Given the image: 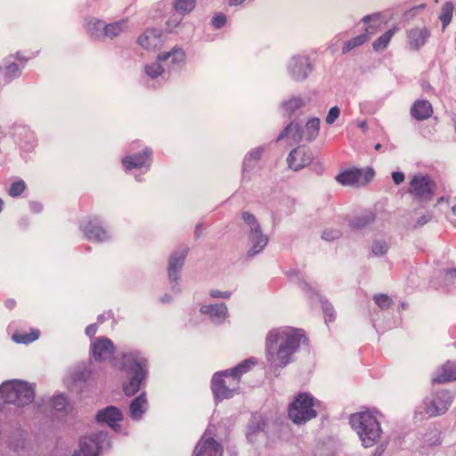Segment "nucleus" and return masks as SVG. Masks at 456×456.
<instances>
[{
	"label": "nucleus",
	"instance_id": "4",
	"mask_svg": "<svg viewBox=\"0 0 456 456\" xmlns=\"http://www.w3.org/2000/svg\"><path fill=\"white\" fill-rule=\"evenodd\" d=\"M0 393L7 403H12L19 407L31 403L35 397L34 388L26 382L13 380L0 386Z\"/></svg>",
	"mask_w": 456,
	"mask_h": 456
},
{
	"label": "nucleus",
	"instance_id": "46",
	"mask_svg": "<svg viewBox=\"0 0 456 456\" xmlns=\"http://www.w3.org/2000/svg\"><path fill=\"white\" fill-rule=\"evenodd\" d=\"M5 73L9 77H14L19 74V66L15 63H11L5 68Z\"/></svg>",
	"mask_w": 456,
	"mask_h": 456
},
{
	"label": "nucleus",
	"instance_id": "5",
	"mask_svg": "<svg viewBox=\"0 0 456 456\" xmlns=\"http://www.w3.org/2000/svg\"><path fill=\"white\" fill-rule=\"evenodd\" d=\"M289 418L297 424L305 423L316 417L314 398L307 393L298 394L288 409Z\"/></svg>",
	"mask_w": 456,
	"mask_h": 456
},
{
	"label": "nucleus",
	"instance_id": "14",
	"mask_svg": "<svg viewBox=\"0 0 456 456\" xmlns=\"http://www.w3.org/2000/svg\"><path fill=\"white\" fill-rule=\"evenodd\" d=\"M431 36L430 30L426 27H415L407 31V43L413 51L419 50L426 45Z\"/></svg>",
	"mask_w": 456,
	"mask_h": 456
},
{
	"label": "nucleus",
	"instance_id": "49",
	"mask_svg": "<svg viewBox=\"0 0 456 456\" xmlns=\"http://www.w3.org/2000/svg\"><path fill=\"white\" fill-rule=\"evenodd\" d=\"M97 330H98V326H97V324H95V323H94V324H90V325H88V326L86 328V334L88 337L93 338V337H94V335L96 334Z\"/></svg>",
	"mask_w": 456,
	"mask_h": 456
},
{
	"label": "nucleus",
	"instance_id": "15",
	"mask_svg": "<svg viewBox=\"0 0 456 456\" xmlns=\"http://www.w3.org/2000/svg\"><path fill=\"white\" fill-rule=\"evenodd\" d=\"M192 456H223V448L212 437L201 439L195 447Z\"/></svg>",
	"mask_w": 456,
	"mask_h": 456
},
{
	"label": "nucleus",
	"instance_id": "18",
	"mask_svg": "<svg viewBox=\"0 0 456 456\" xmlns=\"http://www.w3.org/2000/svg\"><path fill=\"white\" fill-rule=\"evenodd\" d=\"M454 380H456V363L452 362H447L442 365L432 379L434 384H443Z\"/></svg>",
	"mask_w": 456,
	"mask_h": 456
},
{
	"label": "nucleus",
	"instance_id": "44",
	"mask_svg": "<svg viewBox=\"0 0 456 456\" xmlns=\"http://www.w3.org/2000/svg\"><path fill=\"white\" fill-rule=\"evenodd\" d=\"M324 318L327 323L332 322L335 320V312L331 305H326L323 308Z\"/></svg>",
	"mask_w": 456,
	"mask_h": 456
},
{
	"label": "nucleus",
	"instance_id": "11",
	"mask_svg": "<svg viewBox=\"0 0 456 456\" xmlns=\"http://www.w3.org/2000/svg\"><path fill=\"white\" fill-rule=\"evenodd\" d=\"M126 28V21L120 20L109 25H104L102 20H91L87 24V29L92 37L99 38L102 35L113 38L118 36Z\"/></svg>",
	"mask_w": 456,
	"mask_h": 456
},
{
	"label": "nucleus",
	"instance_id": "51",
	"mask_svg": "<svg viewBox=\"0 0 456 456\" xmlns=\"http://www.w3.org/2000/svg\"><path fill=\"white\" fill-rule=\"evenodd\" d=\"M376 32H377V28H376L374 26L370 25V26H368V27L366 28L365 32H364L363 34H367V35H369V39H370V37H371L372 35H374Z\"/></svg>",
	"mask_w": 456,
	"mask_h": 456
},
{
	"label": "nucleus",
	"instance_id": "6",
	"mask_svg": "<svg viewBox=\"0 0 456 456\" xmlns=\"http://www.w3.org/2000/svg\"><path fill=\"white\" fill-rule=\"evenodd\" d=\"M143 364L133 354L124 356V367L127 372L133 374L129 383L124 386V392L126 395H133L140 389L142 381L145 378Z\"/></svg>",
	"mask_w": 456,
	"mask_h": 456
},
{
	"label": "nucleus",
	"instance_id": "3",
	"mask_svg": "<svg viewBox=\"0 0 456 456\" xmlns=\"http://www.w3.org/2000/svg\"><path fill=\"white\" fill-rule=\"evenodd\" d=\"M350 423L357 433L363 447H372L380 440L382 434L380 423L370 411L353 414L350 418Z\"/></svg>",
	"mask_w": 456,
	"mask_h": 456
},
{
	"label": "nucleus",
	"instance_id": "13",
	"mask_svg": "<svg viewBox=\"0 0 456 456\" xmlns=\"http://www.w3.org/2000/svg\"><path fill=\"white\" fill-rule=\"evenodd\" d=\"M115 351L112 341L105 337L98 338L92 344L93 357L97 362L110 360L113 357Z\"/></svg>",
	"mask_w": 456,
	"mask_h": 456
},
{
	"label": "nucleus",
	"instance_id": "47",
	"mask_svg": "<svg viewBox=\"0 0 456 456\" xmlns=\"http://www.w3.org/2000/svg\"><path fill=\"white\" fill-rule=\"evenodd\" d=\"M433 218V216L431 214H428L426 216H423L421 217H419L417 222H416V225L415 227L417 226H423L424 224H428V222H430Z\"/></svg>",
	"mask_w": 456,
	"mask_h": 456
},
{
	"label": "nucleus",
	"instance_id": "16",
	"mask_svg": "<svg viewBox=\"0 0 456 456\" xmlns=\"http://www.w3.org/2000/svg\"><path fill=\"white\" fill-rule=\"evenodd\" d=\"M188 248H183L179 253H174L168 263V277L174 282H177L179 279L178 273L183 268Z\"/></svg>",
	"mask_w": 456,
	"mask_h": 456
},
{
	"label": "nucleus",
	"instance_id": "8",
	"mask_svg": "<svg viewBox=\"0 0 456 456\" xmlns=\"http://www.w3.org/2000/svg\"><path fill=\"white\" fill-rule=\"evenodd\" d=\"M242 219L249 225L251 230L249 240L252 243V247L248 250V255L253 256L261 252L267 245L268 237L263 234L258 222L252 214L249 212H243Z\"/></svg>",
	"mask_w": 456,
	"mask_h": 456
},
{
	"label": "nucleus",
	"instance_id": "58",
	"mask_svg": "<svg viewBox=\"0 0 456 456\" xmlns=\"http://www.w3.org/2000/svg\"><path fill=\"white\" fill-rule=\"evenodd\" d=\"M380 148H381V144H380V143H377V144L375 145V150H376V151H379Z\"/></svg>",
	"mask_w": 456,
	"mask_h": 456
},
{
	"label": "nucleus",
	"instance_id": "54",
	"mask_svg": "<svg viewBox=\"0 0 456 456\" xmlns=\"http://www.w3.org/2000/svg\"><path fill=\"white\" fill-rule=\"evenodd\" d=\"M384 452L383 446H378L374 452V456H381Z\"/></svg>",
	"mask_w": 456,
	"mask_h": 456
},
{
	"label": "nucleus",
	"instance_id": "39",
	"mask_svg": "<svg viewBox=\"0 0 456 456\" xmlns=\"http://www.w3.org/2000/svg\"><path fill=\"white\" fill-rule=\"evenodd\" d=\"M144 70H145V73L150 77L156 78L163 73L164 69L159 62H156V63H152L150 65H146L144 68Z\"/></svg>",
	"mask_w": 456,
	"mask_h": 456
},
{
	"label": "nucleus",
	"instance_id": "30",
	"mask_svg": "<svg viewBox=\"0 0 456 456\" xmlns=\"http://www.w3.org/2000/svg\"><path fill=\"white\" fill-rule=\"evenodd\" d=\"M53 408L61 413L68 414L72 411L73 406L68 402V399L63 395H58L52 399Z\"/></svg>",
	"mask_w": 456,
	"mask_h": 456
},
{
	"label": "nucleus",
	"instance_id": "21",
	"mask_svg": "<svg viewBox=\"0 0 456 456\" xmlns=\"http://www.w3.org/2000/svg\"><path fill=\"white\" fill-rule=\"evenodd\" d=\"M203 314L209 315L210 319L215 322H223L227 315V307L225 304L205 305L200 309Z\"/></svg>",
	"mask_w": 456,
	"mask_h": 456
},
{
	"label": "nucleus",
	"instance_id": "63",
	"mask_svg": "<svg viewBox=\"0 0 456 456\" xmlns=\"http://www.w3.org/2000/svg\"><path fill=\"white\" fill-rule=\"evenodd\" d=\"M443 200H444L443 198H440V199L438 200V202H441Z\"/></svg>",
	"mask_w": 456,
	"mask_h": 456
},
{
	"label": "nucleus",
	"instance_id": "43",
	"mask_svg": "<svg viewBox=\"0 0 456 456\" xmlns=\"http://www.w3.org/2000/svg\"><path fill=\"white\" fill-rule=\"evenodd\" d=\"M339 113L340 110L338 106L330 108L325 119L326 123L330 125L333 124L335 120L338 118Z\"/></svg>",
	"mask_w": 456,
	"mask_h": 456
},
{
	"label": "nucleus",
	"instance_id": "42",
	"mask_svg": "<svg viewBox=\"0 0 456 456\" xmlns=\"http://www.w3.org/2000/svg\"><path fill=\"white\" fill-rule=\"evenodd\" d=\"M387 250V246L384 241H375L372 245V252L376 256H381Z\"/></svg>",
	"mask_w": 456,
	"mask_h": 456
},
{
	"label": "nucleus",
	"instance_id": "1",
	"mask_svg": "<svg viewBox=\"0 0 456 456\" xmlns=\"http://www.w3.org/2000/svg\"><path fill=\"white\" fill-rule=\"evenodd\" d=\"M305 341L302 330L285 327L269 331L265 340V354L271 368L277 370L292 362L295 353Z\"/></svg>",
	"mask_w": 456,
	"mask_h": 456
},
{
	"label": "nucleus",
	"instance_id": "19",
	"mask_svg": "<svg viewBox=\"0 0 456 456\" xmlns=\"http://www.w3.org/2000/svg\"><path fill=\"white\" fill-rule=\"evenodd\" d=\"M433 114V107L428 100H418L411 108V115L417 120H426Z\"/></svg>",
	"mask_w": 456,
	"mask_h": 456
},
{
	"label": "nucleus",
	"instance_id": "40",
	"mask_svg": "<svg viewBox=\"0 0 456 456\" xmlns=\"http://www.w3.org/2000/svg\"><path fill=\"white\" fill-rule=\"evenodd\" d=\"M375 303L381 308V309H387L392 305L393 300L391 297H389L386 294H379L374 296L373 297Z\"/></svg>",
	"mask_w": 456,
	"mask_h": 456
},
{
	"label": "nucleus",
	"instance_id": "23",
	"mask_svg": "<svg viewBox=\"0 0 456 456\" xmlns=\"http://www.w3.org/2000/svg\"><path fill=\"white\" fill-rule=\"evenodd\" d=\"M287 138L289 144L297 143L303 138L301 127L297 123L291 122L285 129L279 134L277 141Z\"/></svg>",
	"mask_w": 456,
	"mask_h": 456
},
{
	"label": "nucleus",
	"instance_id": "45",
	"mask_svg": "<svg viewBox=\"0 0 456 456\" xmlns=\"http://www.w3.org/2000/svg\"><path fill=\"white\" fill-rule=\"evenodd\" d=\"M226 22V17L224 14H217L212 20V24L216 28H222Z\"/></svg>",
	"mask_w": 456,
	"mask_h": 456
},
{
	"label": "nucleus",
	"instance_id": "25",
	"mask_svg": "<svg viewBox=\"0 0 456 456\" xmlns=\"http://www.w3.org/2000/svg\"><path fill=\"white\" fill-rule=\"evenodd\" d=\"M83 232L88 240L102 241L107 237L106 231L93 221H88L84 224Z\"/></svg>",
	"mask_w": 456,
	"mask_h": 456
},
{
	"label": "nucleus",
	"instance_id": "28",
	"mask_svg": "<svg viewBox=\"0 0 456 456\" xmlns=\"http://www.w3.org/2000/svg\"><path fill=\"white\" fill-rule=\"evenodd\" d=\"M146 403L147 401L144 394H141L132 401L130 404V414L134 419H141L144 412Z\"/></svg>",
	"mask_w": 456,
	"mask_h": 456
},
{
	"label": "nucleus",
	"instance_id": "41",
	"mask_svg": "<svg viewBox=\"0 0 456 456\" xmlns=\"http://www.w3.org/2000/svg\"><path fill=\"white\" fill-rule=\"evenodd\" d=\"M341 236L340 231L337 229H326L322 234V238L327 241H332Z\"/></svg>",
	"mask_w": 456,
	"mask_h": 456
},
{
	"label": "nucleus",
	"instance_id": "17",
	"mask_svg": "<svg viewBox=\"0 0 456 456\" xmlns=\"http://www.w3.org/2000/svg\"><path fill=\"white\" fill-rule=\"evenodd\" d=\"M151 151L146 150L141 153L127 156L122 159V164L126 170L133 168H141L149 166L151 162Z\"/></svg>",
	"mask_w": 456,
	"mask_h": 456
},
{
	"label": "nucleus",
	"instance_id": "50",
	"mask_svg": "<svg viewBox=\"0 0 456 456\" xmlns=\"http://www.w3.org/2000/svg\"><path fill=\"white\" fill-rule=\"evenodd\" d=\"M210 296L213 297L228 298L231 296V293L228 292V291L222 292V291H219V290H211L210 291Z\"/></svg>",
	"mask_w": 456,
	"mask_h": 456
},
{
	"label": "nucleus",
	"instance_id": "48",
	"mask_svg": "<svg viewBox=\"0 0 456 456\" xmlns=\"http://www.w3.org/2000/svg\"><path fill=\"white\" fill-rule=\"evenodd\" d=\"M392 178L395 184H400L404 181V174L402 172H393L392 173Z\"/></svg>",
	"mask_w": 456,
	"mask_h": 456
},
{
	"label": "nucleus",
	"instance_id": "7",
	"mask_svg": "<svg viewBox=\"0 0 456 456\" xmlns=\"http://www.w3.org/2000/svg\"><path fill=\"white\" fill-rule=\"evenodd\" d=\"M452 403L451 393L447 390H440L425 399V412L430 417L442 415L448 411Z\"/></svg>",
	"mask_w": 456,
	"mask_h": 456
},
{
	"label": "nucleus",
	"instance_id": "62",
	"mask_svg": "<svg viewBox=\"0 0 456 456\" xmlns=\"http://www.w3.org/2000/svg\"><path fill=\"white\" fill-rule=\"evenodd\" d=\"M364 126H365V122H362V123L361 124V127H364Z\"/></svg>",
	"mask_w": 456,
	"mask_h": 456
},
{
	"label": "nucleus",
	"instance_id": "53",
	"mask_svg": "<svg viewBox=\"0 0 456 456\" xmlns=\"http://www.w3.org/2000/svg\"><path fill=\"white\" fill-rule=\"evenodd\" d=\"M182 18H175L174 20L172 19H169L167 22V24L169 26V27H176L180 21H181Z\"/></svg>",
	"mask_w": 456,
	"mask_h": 456
},
{
	"label": "nucleus",
	"instance_id": "32",
	"mask_svg": "<svg viewBox=\"0 0 456 456\" xmlns=\"http://www.w3.org/2000/svg\"><path fill=\"white\" fill-rule=\"evenodd\" d=\"M369 41V35L367 34H361L357 37H353L350 40H347L344 43L342 53H346L355 47H358L360 45H362L364 43Z\"/></svg>",
	"mask_w": 456,
	"mask_h": 456
},
{
	"label": "nucleus",
	"instance_id": "60",
	"mask_svg": "<svg viewBox=\"0 0 456 456\" xmlns=\"http://www.w3.org/2000/svg\"><path fill=\"white\" fill-rule=\"evenodd\" d=\"M452 212L456 216V205L452 207Z\"/></svg>",
	"mask_w": 456,
	"mask_h": 456
},
{
	"label": "nucleus",
	"instance_id": "27",
	"mask_svg": "<svg viewBox=\"0 0 456 456\" xmlns=\"http://www.w3.org/2000/svg\"><path fill=\"white\" fill-rule=\"evenodd\" d=\"M171 58V62L174 66H179L185 61V53L182 49L174 48L170 52L160 53L157 57L159 62L165 61Z\"/></svg>",
	"mask_w": 456,
	"mask_h": 456
},
{
	"label": "nucleus",
	"instance_id": "20",
	"mask_svg": "<svg viewBox=\"0 0 456 456\" xmlns=\"http://www.w3.org/2000/svg\"><path fill=\"white\" fill-rule=\"evenodd\" d=\"M96 419L98 422L106 423L113 427L122 420V413L117 407L109 406L98 411Z\"/></svg>",
	"mask_w": 456,
	"mask_h": 456
},
{
	"label": "nucleus",
	"instance_id": "57",
	"mask_svg": "<svg viewBox=\"0 0 456 456\" xmlns=\"http://www.w3.org/2000/svg\"><path fill=\"white\" fill-rule=\"evenodd\" d=\"M3 206H4V201L3 200L0 198V213L2 212L3 210Z\"/></svg>",
	"mask_w": 456,
	"mask_h": 456
},
{
	"label": "nucleus",
	"instance_id": "31",
	"mask_svg": "<svg viewBox=\"0 0 456 456\" xmlns=\"http://www.w3.org/2000/svg\"><path fill=\"white\" fill-rule=\"evenodd\" d=\"M399 28L397 27H394L391 29H388L386 33H384L382 36H380L378 39H376L373 44L372 47L374 51H380L384 50L387 47L393 35L398 30Z\"/></svg>",
	"mask_w": 456,
	"mask_h": 456
},
{
	"label": "nucleus",
	"instance_id": "55",
	"mask_svg": "<svg viewBox=\"0 0 456 456\" xmlns=\"http://www.w3.org/2000/svg\"><path fill=\"white\" fill-rule=\"evenodd\" d=\"M245 0H229L231 5H239L242 4Z\"/></svg>",
	"mask_w": 456,
	"mask_h": 456
},
{
	"label": "nucleus",
	"instance_id": "35",
	"mask_svg": "<svg viewBox=\"0 0 456 456\" xmlns=\"http://www.w3.org/2000/svg\"><path fill=\"white\" fill-rule=\"evenodd\" d=\"M196 4V0H175L174 7L182 15L191 12Z\"/></svg>",
	"mask_w": 456,
	"mask_h": 456
},
{
	"label": "nucleus",
	"instance_id": "61",
	"mask_svg": "<svg viewBox=\"0 0 456 456\" xmlns=\"http://www.w3.org/2000/svg\"><path fill=\"white\" fill-rule=\"evenodd\" d=\"M424 7H425V4H421V5L418 6V7H416V9L424 8Z\"/></svg>",
	"mask_w": 456,
	"mask_h": 456
},
{
	"label": "nucleus",
	"instance_id": "56",
	"mask_svg": "<svg viewBox=\"0 0 456 456\" xmlns=\"http://www.w3.org/2000/svg\"><path fill=\"white\" fill-rule=\"evenodd\" d=\"M371 18H372V16H370V15H367V16H365V17H363V18H362V21H363L364 23H368V22L371 20Z\"/></svg>",
	"mask_w": 456,
	"mask_h": 456
},
{
	"label": "nucleus",
	"instance_id": "33",
	"mask_svg": "<svg viewBox=\"0 0 456 456\" xmlns=\"http://www.w3.org/2000/svg\"><path fill=\"white\" fill-rule=\"evenodd\" d=\"M454 10V5L452 2H446L442 6L441 12L439 14V20L442 22L443 30L445 29V28L450 24L452 18V12Z\"/></svg>",
	"mask_w": 456,
	"mask_h": 456
},
{
	"label": "nucleus",
	"instance_id": "26",
	"mask_svg": "<svg viewBox=\"0 0 456 456\" xmlns=\"http://www.w3.org/2000/svg\"><path fill=\"white\" fill-rule=\"evenodd\" d=\"M40 331L37 329H30L29 331L16 330L12 336V340L17 344H29L39 338Z\"/></svg>",
	"mask_w": 456,
	"mask_h": 456
},
{
	"label": "nucleus",
	"instance_id": "12",
	"mask_svg": "<svg viewBox=\"0 0 456 456\" xmlns=\"http://www.w3.org/2000/svg\"><path fill=\"white\" fill-rule=\"evenodd\" d=\"M312 159L311 151L305 146H299L289 152L287 162L290 169L297 171L309 165Z\"/></svg>",
	"mask_w": 456,
	"mask_h": 456
},
{
	"label": "nucleus",
	"instance_id": "59",
	"mask_svg": "<svg viewBox=\"0 0 456 456\" xmlns=\"http://www.w3.org/2000/svg\"><path fill=\"white\" fill-rule=\"evenodd\" d=\"M16 58L20 61L23 60V58L21 57V55H20L19 53H16Z\"/></svg>",
	"mask_w": 456,
	"mask_h": 456
},
{
	"label": "nucleus",
	"instance_id": "34",
	"mask_svg": "<svg viewBox=\"0 0 456 456\" xmlns=\"http://www.w3.org/2000/svg\"><path fill=\"white\" fill-rule=\"evenodd\" d=\"M306 139L308 141H312L317 137L320 130V119L318 118H310L306 125Z\"/></svg>",
	"mask_w": 456,
	"mask_h": 456
},
{
	"label": "nucleus",
	"instance_id": "29",
	"mask_svg": "<svg viewBox=\"0 0 456 456\" xmlns=\"http://www.w3.org/2000/svg\"><path fill=\"white\" fill-rule=\"evenodd\" d=\"M72 456H97L96 444L91 438H85L79 445V450Z\"/></svg>",
	"mask_w": 456,
	"mask_h": 456
},
{
	"label": "nucleus",
	"instance_id": "37",
	"mask_svg": "<svg viewBox=\"0 0 456 456\" xmlns=\"http://www.w3.org/2000/svg\"><path fill=\"white\" fill-rule=\"evenodd\" d=\"M374 220V216L372 213H365L362 215L361 216L356 217L354 219L351 223V225L354 228H362L370 224Z\"/></svg>",
	"mask_w": 456,
	"mask_h": 456
},
{
	"label": "nucleus",
	"instance_id": "24",
	"mask_svg": "<svg viewBox=\"0 0 456 456\" xmlns=\"http://www.w3.org/2000/svg\"><path fill=\"white\" fill-rule=\"evenodd\" d=\"M311 71L312 68L309 63L308 58L305 56H300L295 59V64L292 69V74L295 79L303 80L308 76V74Z\"/></svg>",
	"mask_w": 456,
	"mask_h": 456
},
{
	"label": "nucleus",
	"instance_id": "36",
	"mask_svg": "<svg viewBox=\"0 0 456 456\" xmlns=\"http://www.w3.org/2000/svg\"><path fill=\"white\" fill-rule=\"evenodd\" d=\"M27 185L23 180H18L13 182L8 191V194L12 197L16 198L20 196L24 191L26 190Z\"/></svg>",
	"mask_w": 456,
	"mask_h": 456
},
{
	"label": "nucleus",
	"instance_id": "52",
	"mask_svg": "<svg viewBox=\"0 0 456 456\" xmlns=\"http://www.w3.org/2000/svg\"><path fill=\"white\" fill-rule=\"evenodd\" d=\"M4 305L10 309V310H12L15 306H16V301L12 298H8L5 302H4Z\"/></svg>",
	"mask_w": 456,
	"mask_h": 456
},
{
	"label": "nucleus",
	"instance_id": "9",
	"mask_svg": "<svg viewBox=\"0 0 456 456\" xmlns=\"http://www.w3.org/2000/svg\"><path fill=\"white\" fill-rule=\"evenodd\" d=\"M435 187V183L428 175H414L410 182L409 193L419 200L429 201Z\"/></svg>",
	"mask_w": 456,
	"mask_h": 456
},
{
	"label": "nucleus",
	"instance_id": "22",
	"mask_svg": "<svg viewBox=\"0 0 456 456\" xmlns=\"http://www.w3.org/2000/svg\"><path fill=\"white\" fill-rule=\"evenodd\" d=\"M137 42L147 50L156 49L160 45V34L156 29H147L141 35Z\"/></svg>",
	"mask_w": 456,
	"mask_h": 456
},
{
	"label": "nucleus",
	"instance_id": "10",
	"mask_svg": "<svg viewBox=\"0 0 456 456\" xmlns=\"http://www.w3.org/2000/svg\"><path fill=\"white\" fill-rule=\"evenodd\" d=\"M374 176L371 168L366 170L352 168L341 172L336 176V180L343 185L361 186L368 183Z\"/></svg>",
	"mask_w": 456,
	"mask_h": 456
},
{
	"label": "nucleus",
	"instance_id": "64",
	"mask_svg": "<svg viewBox=\"0 0 456 456\" xmlns=\"http://www.w3.org/2000/svg\"><path fill=\"white\" fill-rule=\"evenodd\" d=\"M452 273L456 274V270H452Z\"/></svg>",
	"mask_w": 456,
	"mask_h": 456
},
{
	"label": "nucleus",
	"instance_id": "38",
	"mask_svg": "<svg viewBox=\"0 0 456 456\" xmlns=\"http://www.w3.org/2000/svg\"><path fill=\"white\" fill-rule=\"evenodd\" d=\"M303 105L304 102L302 99L294 97L285 102L283 103V108L287 112L291 113L300 109Z\"/></svg>",
	"mask_w": 456,
	"mask_h": 456
},
{
	"label": "nucleus",
	"instance_id": "2",
	"mask_svg": "<svg viewBox=\"0 0 456 456\" xmlns=\"http://www.w3.org/2000/svg\"><path fill=\"white\" fill-rule=\"evenodd\" d=\"M253 365L252 361L245 360L232 369L216 373L211 380V389L215 397L224 400L239 394L241 376Z\"/></svg>",
	"mask_w": 456,
	"mask_h": 456
}]
</instances>
